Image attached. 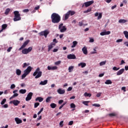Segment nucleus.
I'll return each mask as SVG.
<instances>
[{"instance_id": "obj_1", "label": "nucleus", "mask_w": 128, "mask_h": 128, "mask_svg": "<svg viewBox=\"0 0 128 128\" xmlns=\"http://www.w3.org/2000/svg\"><path fill=\"white\" fill-rule=\"evenodd\" d=\"M51 18L53 24H58L60 22V16L56 13H53L52 14Z\"/></svg>"}, {"instance_id": "obj_2", "label": "nucleus", "mask_w": 128, "mask_h": 128, "mask_svg": "<svg viewBox=\"0 0 128 128\" xmlns=\"http://www.w3.org/2000/svg\"><path fill=\"white\" fill-rule=\"evenodd\" d=\"M40 68H38L36 71L33 74V76H35V78H40V76H42V71H40Z\"/></svg>"}, {"instance_id": "obj_3", "label": "nucleus", "mask_w": 128, "mask_h": 128, "mask_svg": "<svg viewBox=\"0 0 128 128\" xmlns=\"http://www.w3.org/2000/svg\"><path fill=\"white\" fill-rule=\"evenodd\" d=\"M32 66H28L27 68L24 71V74L22 76V80H24V78L26 76L32 72Z\"/></svg>"}, {"instance_id": "obj_4", "label": "nucleus", "mask_w": 128, "mask_h": 128, "mask_svg": "<svg viewBox=\"0 0 128 128\" xmlns=\"http://www.w3.org/2000/svg\"><path fill=\"white\" fill-rule=\"evenodd\" d=\"M14 22H18V20H20L22 18H20V14L18 11H14Z\"/></svg>"}, {"instance_id": "obj_5", "label": "nucleus", "mask_w": 128, "mask_h": 128, "mask_svg": "<svg viewBox=\"0 0 128 128\" xmlns=\"http://www.w3.org/2000/svg\"><path fill=\"white\" fill-rule=\"evenodd\" d=\"M32 50V48L30 46L28 48H24L22 50V54H28L29 52H30Z\"/></svg>"}, {"instance_id": "obj_6", "label": "nucleus", "mask_w": 128, "mask_h": 128, "mask_svg": "<svg viewBox=\"0 0 128 128\" xmlns=\"http://www.w3.org/2000/svg\"><path fill=\"white\" fill-rule=\"evenodd\" d=\"M76 14V12L72 10L68 12L64 16V20H66L70 16H74Z\"/></svg>"}, {"instance_id": "obj_7", "label": "nucleus", "mask_w": 128, "mask_h": 128, "mask_svg": "<svg viewBox=\"0 0 128 128\" xmlns=\"http://www.w3.org/2000/svg\"><path fill=\"white\" fill-rule=\"evenodd\" d=\"M58 29L60 30V32H64L66 30V26H64L63 24H61L58 26Z\"/></svg>"}, {"instance_id": "obj_8", "label": "nucleus", "mask_w": 128, "mask_h": 128, "mask_svg": "<svg viewBox=\"0 0 128 128\" xmlns=\"http://www.w3.org/2000/svg\"><path fill=\"white\" fill-rule=\"evenodd\" d=\"M50 34V31L48 30H45L44 31H42L39 33L40 36H44V38H48V34Z\"/></svg>"}, {"instance_id": "obj_9", "label": "nucleus", "mask_w": 128, "mask_h": 128, "mask_svg": "<svg viewBox=\"0 0 128 128\" xmlns=\"http://www.w3.org/2000/svg\"><path fill=\"white\" fill-rule=\"evenodd\" d=\"M94 0H91L87 2H85L82 4V7L84 8V6H86V8H88V6H92V4H94Z\"/></svg>"}, {"instance_id": "obj_10", "label": "nucleus", "mask_w": 128, "mask_h": 128, "mask_svg": "<svg viewBox=\"0 0 128 128\" xmlns=\"http://www.w3.org/2000/svg\"><path fill=\"white\" fill-rule=\"evenodd\" d=\"M34 94L32 92H30L27 95L26 98V102H28V100H32V95Z\"/></svg>"}, {"instance_id": "obj_11", "label": "nucleus", "mask_w": 128, "mask_h": 128, "mask_svg": "<svg viewBox=\"0 0 128 128\" xmlns=\"http://www.w3.org/2000/svg\"><path fill=\"white\" fill-rule=\"evenodd\" d=\"M56 46V44L54 42H52L48 46V52H50V50H52V48H54V46Z\"/></svg>"}, {"instance_id": "obj_12", "label": "nucleus", "mask_w": 128, "mask_h": 128, "mask_svg": "<svg viewBox=\"0 0 128 128\" xmlns=\"http://www.w3.org/2000/svg\"><path fill=\"white\" fill-rule=\"evenodd\" d=\"M57 92L59 94H64V92H66V90H62V88H60L57 90Z\"/></svg>"}, {"instance_id": "obj_13", "label": "nucleus", "mask_w": 128, "mask_h": 128, "mask_svg": "<svg viewBox=\"0 0 128 128\" xmlns=\"http://www.w3.org/2000/svg\"><path fill=\"white\" fill-rule=\"evenodd\" d=\"M67 58L68 60H76V55L72 54L68 55Z\"/></svg>"}, {"instance_id": "obj_14", "label": "nucleus", "mask_w": 128, "mask_h": 128, "mask_svg": "<svg viewBox=\"0 0 128 128\" xmlns=\"http://www.w3.org/2000/svg\"><path fill=\"white\" fill-rule=\"evenodd\" d=\"M14 120L17 124H22V120L18 118H14Z\"/></svg>"}, {"instance_id": "obj_15", "label": "nucleus", "mask_w": 128, "mask_h": 128, "mask_svg": "<svg viewBox=\"0 0 128 128\" xmlns=\"http://www.w3.org/2000/svg\"><path fill=\"white\" fill-rule=\"evenodd\" d=\"M101 36H108L110 34V31H104L100 33Z\"/></svg>"}, {"instance_id": "obj_16", "label": "nucleus", "mask_w": 128, "mask_h": 128, "mask_svg": "<svg viewBox=\"0 0 128 128\" xmlns=\"http://www.w3.org/2000/svg\"><path fill=\"white\" fill-rule=\"evenodd\" d=\"M95 16H98V20H100L102 16V13L98 14V12H96L94 14Z\"/></svg>"}, {"instance_id": "obj_17", "label": "nucleus", "mask_w": 128, "mask_h": 128, "mask_svg": "<svg viewBox=\"0 0 128 128\" xmlns=\"http://www.w3.org/2000/svg\"><path fill=\"white\" fill-rule=\"evenodd\" d=\"M124 68L120 69L116 72V75L120 76V74H124Z\"/></svg>"}, {"instance_id": "obj_18", "label": "nucleus", "mask_w": 128, "mask_h": 128, "mask_svg": "<svg viewBox=\"0 0 128 128\" xmlns=\"http://www.w3.org/2000/svg\"><path fill=\"white\" fill-rule=\"evenodd\" d=\"M2 30H0V32H2L4 30H6V28H8V24H4L2 26Z\"/></svg>"}, {"instance_id": "obj_19", "label": "nucleus", "mask_w": 128, "mask_h": 128, "mask_svg": "<svg viewBox=\"0 0 128 128\" xmlns=\"http://www.w3.org/2000/svg\"><path fill=\"white\" fill-rule=\"evenodd\" d=\"M20 104V101L18 100H14L13 104H14V106H18Z\"/></svg>"}, {"instance_id": "obj_20", "label": "nucleus", "mask_w": 128, "mask_h": 128, "mask_svg": "<svg viewBox=\"0 0 128 128\" xmlns=\"http://www.w3.org/2000/svg\"><path fill=\"white\" fill-rule=\"evenodd\" d=\"M82 52L84 54H88V49L86 48V46H84L82 48Z\"/></svg>"}, {"instance_id": "obj_21", "label": "nucleus", "mask_w": 128, "mask_h": 128, "mask_svg": "<svg viewBox=\"0 0 128 128\" xmlns=\"http://www.w3.org/2000/svg\"><path fill=\"white\" fill-rule=\"evenodd\" d=\"M118 22L119 24H126V22H128V20L124 19H120L118 20Z\"/></svg>"}, {"instance_id": "obj_22", "label": "nucleus", "mask_w": 128, "mask_h": 128, "mask_svg": "<svg viewBox=\"0 0 128 128\" xmlns=\"http://www.w3.org/2000/svg\"><path fill=\"white\" fill-rule=\"evenodd\" d=\"M48 84V80H44V81H41L39 84L40 86H46Z\"/></svg>"}, {"instance_id": "obj_23", "label": "nucleus", "mask_w": 128, "mask_h": 128, "mask_svg": "<svg viewBox=\"0 0 128 128\" xmlns=\"http://www.w3.org/2000/svg\"><path fill=\"white\" fill-rule=\"evenodd\" d=\"M86 64L84 62H80L78 64V66H81V68H84L86 66Z\"/></svg>"}, {"instance_id": "obj_24", "label": "nucleus", "mask_w": 128, "mask_h": 128, "mask_svg": "<svg viewBox=\"0 0 128 128\" xmlns=\"http://www.w3.org/2000/svg\"><path fill=\"white\" fill-rule=\"evenodd\" d=\"M36 102H38V100L39 102H42V100H44V98L42 97H38L36 98Z\"/></svg>"}, {"instance_id": "obj_25", "label": "nucleus", "mask_w": 128, "mask_h": 128, "mask_svg": "<svg viewBox=\"0 0 128 128\" xmlns=\"http://www.w3.org/2000/svg\"><path fill=\"white\" fill-rule=\"evenodd\" d=\"M78 45V42L76 41H74L72 42V45L71 46V48H76V46Z\"/></svg>"}, {"instance_id": "obj_26", "label": "nucleus", "mask_w": 128, "mask_h": 128, "mask_svg": "<svg viewBox=\"0 0 128 128\" xmlns=\"http://www.w3.org/2000/svg\"><path fill=\"white\" fill-rule=\"evenodd\" d=\"M28 42H30V40H26L24 44L22 45V47L24 48L28 44Z\"/></svg>"}, {"instance_id": "obj_27", "label": "nucleus", "mask_w": 128, "mask_h": 128, "mask_svg": "<svg viewBox=\"0 0 128 128\" xmlns=\"http://www.w3.org/2000/svg\"><path fill=\"white\" fill-rule=\"evenodd\" d=\"M19 92L20 94H24L26 92V89H21L19 90Z\"/></svg>"}, {"instance_id": "obj_28", "label": "nucleus", "mask_w": 128, "mask_h": 128, "mask_svg": "<svg viewBox=\"0 0 128 128\" xmlns=\"http://www.w3.org/2000/svg\"><path fill=\"white\" fill-rule=\"evenodd\" d=\"M16 74L17 76H20L22 74V70L20 69L16 70Z\"/></svg>"}, {"instance_id": "obj_29", "label": "nucleus", "mask_w": 128, "mask_h": 128, "mask_svg": "<svg viewBox=\"0 0 128 128\" xmlns=\"http://www.w3.org/2000/svg\"><path fill=\"white\" fill-rule=\"evenodd\" d=\"M106 60L102 61L100 62L99 64L100 66H102L106 65Z\"/></svg>"}, {"instance_id": "obj_30", "label": "nucleus", "mask_w": 128, "mask_h": 128, "mask_svg": "<svg viewBox=\"0 0 128 128\" xmlns=\"http://www.w3.org/2000/svg\"><path fill=\"white\" fill-rule=\"evenodd\" d=\"M112 84V82L110 80H108L105 82L106 84Z\"/></svg>"}, {"instance_id": "obj_31", "label": "nucleus", "mask_w": 128, "mask_h": 128, "mask_svg": "<svg viewBox=\"0 0 128 128\" xmlns=\"http://www.w3.org/2000/svg\"><path fill=\"white\" fill-rule=\"evenodd\" d=\"M50 106L52 108H56V104L54 103H52L50 104Z\"/></svg>"}, {"instance_id": "obj_32", "label": "nucleus", "mask_w": 128, "mask_h": 128, "mask_svg": "<svg viewBox=\"0 0 128 128\" xmlns=\"http://www.w3.org/2000/svg\"><path fill=\"white\" fill-rule=\"evenodd\" d=\"M74 66H70L68 68V72H72V70H74Z\"/></svg>"}, {"instance_id": "obj_33", "label": "nucleus", "mask_w": 128, "mask_h": 128, "mask_svg": "<svg viewBox=\"0 0 128 128\" xmlns=\"http://www.w3.org/2000/svg\"><path fill=\"white\" fill-rule=\"evenodd\" d=\"M92 12V8H89L87 10L84 12V14H88V12Z\"/></svg>"}, {"instance_id": "obj_34", "label": "nucleus", "mask_w": 128, "mask_h": 128, "mask_svg": "<svg viewBox=\"0 0 128 128\" xmlns=\"http://www.w3.org/2000/svg\"><path fill=\"white\" fill-rule=\"evenodd\" d=\"M52 96H48L46 98V102H50V100H52Z\"/></svg>"}, {"instance_id": "obj_35", "label": "nucleus", "mask_w": 128, "mask_h": 128, "mask_svg": "<svg viewBox=\"0 0 128 128\" xmlns=\"http://www.w3.org/2000/svg\"><path fill=\"white\" fill-rule=\"evenodd\" d=\"M84 96H88L89 98H90V96H92V94L86 92L84 94Z\"/></svg>"}, {"instance_id": "obj_36", "label": "nucleus", "mask_w": 128, "mask_h": 128, "mask_svg": "<svg viewBox=\"0 0 128 128\" xmlns=\"http://www.w3.org/2000/svg\"><path fill=\"white\" fill-rule=\"evenodd\" d=\"M30 66V63L25 62V63L24 64L22 68H26V66Z\"/></svg>"}, {"instance_id": "obj_37", "label": "nucleus", "mask_w": 128, "mask_h": 128, "mask_svg": "<svg viewBox=\"0 0 128 128\" xmlns=\"http://www.w3.org/2000/svg\"><path fill=\"white\" fill-rule=\"evenodd\" d=\"M70 108H76V104L74 103H72L70 104Z\"/></svg>"}, {"instance_id": "obj_38", "label": "nucleus", "mask_w": 128, "mask_h": 128, "mask_svg": "<svg viewBox=\"0 0 128 128\" xmlns=\"http://www.w3.org/2000/svg\"><path fill=\"white\" fill-rule=\"evenodd\" d=\"M124 34L125 36V37L126 38H128V31H124Z\"/></svg>"}, {"instance_id": "obj_39", "label": "nucleus", "mask_w": 128, "mask_h": 128, "mask_svg": "<svg viewBox=\"0 0 128 128\" xmlns=\"http://www.w3.org/2000/svg\"><path fill=\"white\" fill-rule=\"evenodd\" d=\"M10 12V9L8 8L6 9L4 12L5 14H8V12Z\"/></svg>"}, {"instance_id": "obj_40", "label": "nucleus", "mask_w": 128, "mask_h": 128, "mask_svg": "<svg viewBox=\"0 0 128 128\" xmlns=\"http://www.w3.org/2000/svg\"><path fill=\"white\" fill-rule=\"evenodd\" d=\"M61 62H62V61H60V60L54 62V65L55 66H59V64H60Z\"/></svg>"}, {"instance_id": "obj_41", "label": "nucleus", "mask_w": 128, "mask_h": 128, "mask_svg": "<svg viewBox=\"0 0 128 128\" xmlns=\"http://www.w3.org/2000/svg\"><path fill=\"white\" fill-rule=\"evenodd\" d=\"M6 99L4 98V99H3V100L1 102V103H0V104H1L2 106V105L4 104H6Z\"/></svg>"}, {"instance_id": "obj_42", "label": "nucleus", "mask_w": 128, "mask_h": 128, "mask_svg": "<svg viewBox=\"0 0 128 128\" xmlns=\"http://www.w3.org/2000/svg\"><path fill=\"white\" fill-rule=\"evenodd\" d=\"M113 70H115L116 72L118 70H120V68H118L116 66H114L112 68Z\"/></svg>"}, {"instance_id": "obj_43", "label": "nucleus", "mask_w": 128, "mask_h": 128, "mask_svg": "<svg viewBox=\"0 0 128 128\" xmlns=\"http://www.w3.org/2000/svg\"><path fill=\"white\" fill-rule=\"evenodd\" d=\"M88 102H90V101H84L82 102L83 104H84L85 106H88Z\"/></svg>"}, {"instance_id": "obj_44", "label": "nucleus", "mask_w": 128, "mask_h": 128, "mask_svg": "<svg viewBox=\"0 0 128 128\" xmlns=\"http://www.w3.org/2000/svg\"><path fill=\"white\" fill-rule=\"evenodd\" d=\"M16 88V84H12L10 86V88L11 90H14V88Z\"/></svg>"}, {"instance_id": "obj_45", "label": "nucleus", "mask_w": 128, "mask_h": 128, "mask_svg": "<svg viewBox=\"0 0 128 128\" xmlns=\"http://www.w3.org/2000/svg\"><path fill=\"white\" fill-rule=\"evenodd\" d=\"M38 106H40V103L39 102H36L34 104V108H38Z\"/></svg>"}, {"instance_id": "obj_46", "label": "nucleus", "mask_w": 128, "mask_h": 128, "mask_svg": "<svg viewBox=\"0 0 128 128\" xmlns=\"http://www.w3.org/2000/svg\"><path fill=\"white\" fill-rule=\"evenodd\" d=\"M92 106H96L98 108H100V104H93Z\"/></svg>"}, {"instance_id": "obj_47", "label": "nucleus", "mask_w": 128, "mask_h": 128, "mask_svg": "<svg viewBox=\"0 0 128 128\" xmlns=\"http://www.w3.org/2000/svg\"><path fill=\"white\" fill-rule=\"evenodd\" d=\"M110 116H116V113H111L109 114Z\"/></svg>"}, {"instance_id": "obj_48", "label": "nucleus", "mask_w": 128, "mask_h": 128, "mask_svg": "<svg viewBox=\"0 0 128 128\" xmlns=\"http://www.w3.org/2000/svg\"><path fill=\"white\" fill-rule=\"evenodd\" d=\"M58 70V66H52V70Z\"/></svg>"}, {"instance_id": "obj_49", "label": "nucleus", "mask_w": 128, "mask_h": 128, "mask_svg": "<svg viewBox=\"0 0 128 128\" xmlns=\"http://www.w3.org/2000/svg\"><path fill=\"white\" fill-rule=\"evenodd\" d=\"M60 126L61 128H62V126H64V121H61V122H60Z\"/></svg>"}, {"instance_id": "obj_50", "label": "nucleus", "mask_w": 128, "mask_h": 128, "mask_svg": "<svg viewBox=\"0 0 128 128\" xmlns=\"http://www.w3.org/2000/svg\"><path fill=\"white\" fill-rule=\"evenodd\" d=\"M72 124H74V121L72 120L70 121L68 124V126H72Z\"/></svg>"}, {"instance_id": "obj_51", "label": "nucleus", "mask_w": 128, "mask_h": 128, "mask_svg": "<svg viewBox=\"0 0 128 128\" xmlns=\"http://www.w3.org/2000/svg\"><path fill=\"white\" fill-rule=\"evenodd\" d=\"M72 90V87H69L68 89H67V92H70Z\"/></svg>"}, {"instance_id": "obj_52", "label": "nucleus", "mask_w": 128, "mask_h": 128, "mask_svg": "<svg viewBox=\"0 0 128 128\" xmlns=\"http://www.w3.org/2000/svg\"><path fill=\"white\" fill-rule=\"evenodd\" d=\"M48 70H52V66H48Z\"/></svg>"}, {"instance_id": "obj_53", "label": "nucleus", "mask_w": 128, "mask_h": 128, "mask_svg": "<svg viewBox=\"0 0 128 128\" xmlns=\"http://www.w3.org/2000/svg\"><path fill=\"white\" fill-rule=\"evenodd\" d=\"M12 47H10L8 50H7V52H10V50H12Z\"/></svg>"}, {"instance_id": "obj_54", "label": "nucleus", "mask_w": 128, "mask_h": 128, "mask_svg": "<svg viewBox=\"0 0 128 128\" xmlns=\"http://www.w3.org/2000/svg\"><path fill=\"white\" fill-rule=\"evenodd\" d=\"M3 108H8V104H5L4 105Z\"/></svg>"}, {"instance_id": "obj_55", "label": "nucleus", "mask_w": 128, "mask_h": 128, "mask_svg": "<svg viewBox=\"0 0 128 128\" xmlns=\"http://www.w3.org/2000/svg\"><path fill=\"white\" fill-rule=\"evenodd\" d=\"M122 42V39H118L116 41V42Z\"/></svg>"}, {"instance_id": "obj_56", "label": "nucleus", "mask_w": 128, "mask_h": 128, "mask_svg": "<svg viewBox=\"0 0 128 128\" xmlns=\"http://www.w3.org/2000/svg\"><path fill=\"white\" fill-rule=\"evenodd\" d=\"M94 42V40L92 38H90L89 42Z\"/></svg>"}, {"instance_id": "obj_57", "label": "nucleus", "mask_w": 128, "mask_h": 128, "mask_svg": "<svg viewBox=\"0 0 128 128\" xmlns=\"http://www.w3.org/2000/svg\"><path fill=\"white\" fill-rule=\"evenodd\" d=\"M124 64H126V62H124V60H122L121 63L120 64V66Z\"/></svg>"}, {"instance_id": "obj_58", "label": "nucleus", "mask_w": 128, "mask_h": 128, "mask_svg": "<svg viewBox=\"0 0 128 128\" xmlns=\"http://www.w3.org/2000/svg\"><path fill=\"white\" fill-rule=\"evenodd\" d=\"M62 102H64V100H60L58 101L59 104H62Z\"/></svg>"}, {"instance_id": "obj_59", "label": "nucleus", "mask_w": 128, "mask_h": 128, "mask_svg": "<svg viewBox=\"0 0 128 128\" xmlns=\"http://www.w3.org/2000/svg\"><path fill=\"white\" fill-rule=\"evenodd\" d=\"M24 12H28V9H24L23 10Z\"/></svg>"}, {"instance_id": "obj_60", "label": "nucleus", "mask_w": 128, "mask_h": 128, "mask_svg": "<svg viewBox=\"0 0 128 128\" xmlns=\"http://www.w3.org/2000/svg\"><path fill=\"white\" fill-rule=\"evenodd\" d=\"M39 8H40V6H38L35 7L34 10H38Z\"/></svg>"}, {"instance_id": "obj_61", "label": "nucleus", "mask_w": 128, "mask_h": 128, "mask_svg": "<svg viewBox=\"0 0 128 128\" xmlns=\"http://www.w3.org/2000/svg\"><path fill=\"white\" fill-rule=\"evenodd\" d=\"M102 94L101 92H99L96 94V96L97 98H100V95Z\"/></svg>"}, {"instance_id": "obj_62", "label": "nucleus", "mask_w": 128, "mask_h": 128, "mask_svg": "<svg viewBox=\"0 0 128 128\" xmlns=\"http://www.w3.org/2000/svg\"><path fill=\"white\" fill-rule=\"evenodd\" d=\"M78 26H82V22H79Z\"/></svg>"}, {"instance_id": "obj_63", "label": "nucleus", "mask_w": 128, "mask_h": 128, "mask_svg": "<svg viewBox=\"0 0 128 128\" xmlns=\"http://www.w3.org/2000/svg\"><path fill=\"white\" fill-rule=\"evenodd\" d=\"M8 128V125H6V126H2L1 128Z\"/></svg>"}, {"instance_id": "obj_64", "label": "nucleus", "mask_w": 128, "mask_h": 128, "mask_svg": "<svg viewBox=\"0 0 128 128\" xmlns=\"http://www.w3.org/2000/svg\"><path fill=\"white\" fill-rule=\"evenodd\" d=\"M124 44H126V46H128V42H124Z\"/></svg>"}]
</instances>
